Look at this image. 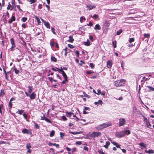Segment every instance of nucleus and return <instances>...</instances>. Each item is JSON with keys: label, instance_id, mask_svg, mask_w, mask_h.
<instances>
[{"label": "nucleus", "instance_id": "49", "mask_svg": "<svg viewBox=\"0 0 154 154\" xmlns=\"http://www.w3.org/2000/svg\"><path fill=\"white\" fill-rule=\"evenodd\" d=\"M134 41V39L133 38H130L129 40V42L130 43H131Z\"/></svg>", "mask_w": 154, "mask_h": 154}, {"label": "nucleus", "instance_id": "47", "mask_svg": "<svg viewBox=\"0 0 154 154\" xmlns=\"http://www.w3.org/2000/svg\"><path fill=\"white\" fill-rule=\"evenodd\" d=\"M66 114L67 115V117H70L71 116V114L70 112H66Z\"/></svg>", "mask_w": 154, "mask_h": 154}, {"label": "nucleus", "instance_id": "21", "mask_svg": "<svg viewBox=\"0 0 154 154\" xmlns=\"http://www.w3.org/2000/svg\"><path fill=\"white\" fill-rule=\"evenodd\" d=\"M66 150L68 152V154H73L71 152V149L70 148L66 147Z\"/></svg>", "mask_w": 154, "mask_h": 154}, {"label": "nucleus", "instance_id": "22", "mask_svg": "<svg viewBox=\"0 0 154 154\" xmlns=\"http://www.w3.org/2000/svg\"><path fill=\"white\" fill-rule=\"evenodd\" d=\"M139 145L144 148H146V145L144 143L141 142L139 144Z\"/></svg>", "mask_w": 154, "mask_h": 154}, {"label": "nucleus", "instance_id": "44", "mask_svg": "<svg viewBox=\"0 0 154 154\" xmlns=\"http://www.w3.org/2000/svg\"><path fill=\"white\" fill-rule=\"evenodd\" d=\"M76 149L75 147H74L71 149V152L72 153V154H73V153L74 152H75L76 151Z\"/></svg>", "mask_w": 154, "mask_h": 154}, {"label": "nucleus", "instance_id": "30", "mask_svg": "<svg viewBox=\"0 0 154 154\" xmlns=\"http://www.w3.org/2000/svg\"><path fill=\"white\" fill-rule=\"evenodd\" d=\"M24 112V110L23 109H21L20 110H18L17 112V113L18 114L21 115L22 113H23Z\"/></svg>", "mask_w": 154, "mask_h": 154}, {"label": "nucleus", "instance_id": "33", "mask_svg": "<svg viewBox=\"0 0 154 154\" xmlns=\"http://www.w3.org/2000/svg\"><path fill=\"white\" fill-rule=\"evenodd\" d=\"M90 17L94 19H96L98 17V16L96 14H94L93 16L91 15Z\"/></svg>", "mask_w": 154, "mask_h": 154}, {"label": "nucleus", "instance_id": "24", "mask_svg": "<svg viewBox=\"0 0 154 154\" xmlns=\"http://www.w3.org/2000/svg\"><path fill=\"white\" fill-rule=\"evenodd\" d=\"M44 24L47 28L48 29L50 28V24L48 22H46V21L45 22H44Z\"/></svg>", "mask_w": 154, "mask_h": 154}, {"label": "nucleus", "instance_id": "63", "mask_svg": "<svg viewBox=\"0 0 154 154\" xmlns=\"http://www.w3.org/2000/svg\"><path fill=\"white\" fill-rule=\"evenodd\" d=\"M9 106L10 107V109L12 108V104L11 102L9 101Z\"/></svg>", "mask_w": 154, "mask_h": 154}, {"label": "nucleus", "instance_id": "10", "mask_svg": "<svg viewBox=\"0 0 154 154\" xmlns=\"http://www.w3.org/2000/svg\"><path fill=\"white\" fill-rule=\"evenodd\" d=\"M36 95L34 92L31 93L29 96L31 100H32L35 98Z\"/></svg>", "mask_w": 154, "mask_h": 154}, {"label": "nucleus", "instance_id": "45", "mask_svg": "<svg viewBox=\"0 0 154 154\" xmlns=\"http://www.w3.org/2000/svg\"><path fill=\"white\" fill-rule=\"evenodd\" d=\"M28 1L30 2L31 4L35 3L36 1V0H28Z\"/></svg>", "mask_w": 154, "mask_h": 154}, {"label": "nucleus", "instance_id": "32", "mask_svg": "<svg viewBox=\"0 0 154 154\" xmlns=\"http://www.w3.org/2000/svg\"><path fill=\"white\" fill-rule=\"evenodd\" d=\"M51 61L53 62H56L57 61V59L54 57L51 56Z\"/></svg>", "mask_w": 154, "mask_h": 154}, {"label": "nucleus", "instance_id": "4", "mask_svg": "<svg viewBox=\"0 0 154 154\" xmlns=\"http://www.w3.org/2000/svg\"><path fill=\"white\" fill-rule=\"evenodd\" d=\"M101 133L99 132H93L90 134V136L93 138L98 137L101 135Z\"/></svg>", "mask_w": 154, "mask_h": 154}, {"label": "nucleus", "instance_id": "14", "mask_svg": "<svg viewBox=\"0 0 154 154\" xmlns=\"http://www.w3.org/2000/svg\"><path fill=\"white\" fill-rule=\"evenodd\" d=\"M98 95L101 94L102 96H105V93L103 92H102L100 90H97V93Z\"/></svg>", "mask_w": 154, "mask_h": 154}, {"label": "nucleus", "instance_id": "59", "mask_svg": "<svg viewBox=\"0 0 154 154\" xmlns=\"http://www.w3.org/2000/svg\"><path fill=\"white\" fill-rule=\"evenodd\" d=\"M50 150L52 151V154H55L54 150V149L53 148H51L50 149Z\"/></svg>", "mask_w": 154, "mask_h": 154}, {"label": "nucleus", "instance_id": "16", "mask_svg": "<svg viewBox=\"0 0 154 154\" xmlns=\"http://www.w3.org/2000/svg\"><path fill=\"white\" fill-rule=\"evenodd\" d=\"M15 20V17L14 16H12L11 18V19L9 21V23L10 24L12 22L14 21Z\"/></svg>", "mask_w": 154, "mask_h": 154}, {"label": "nucleus", "instance_id": "57", "mask_svg": "<svg viewBox=\"0 0 154 154\" xmlns=\"http://www.w3.org/2000/svg\"><path fill=\"white\" fill-rule=\"evenodd\" d=\"M68 47L71 48H74V46L71 44H68Z\"/></svg>", "mask_w": 154, "mask_h": 154}, {"label": "nucleus", "instance_id": "2", "mask_svg": "<svg viewBox=\"0 0 154 154\" xmlns=\"http://www.w3.org/2000/svg\"><path fill=\"white\" fill-rule=\"evenodd\" d=\"M125 82V80L121 79L117 80L114 83V85L116 87H120L123 86Z\"/></svg>", "mask_w": 154, "mask_h": 154}, {"label": "nucleus", "instance_id": "56", "mask_svg": "<svg viewBox=\"0 0 154 154\" xmlns=\"http://www.w3.org/2000/svg\"><path fill=\"white\" fill-rule=\"evenodd\" d=\"M17 8L19 10V11L21 12H22L23 11L20 8V6L19 5H17Z\"/></svg>", "mask_w": 154, "mask_h": 154}, {"label": "nucleus", "instance_id": "36", "mask_svg": "<svg viewBox=\"0 0 154 154\" xmlns=\"http://www.w3.org/2000/svg\"><path fill=\"white\" fill-rule=\"evenodd\" d=\"M83 20H85V18L84 17H81L80 18V21L81 23H82L83 21Z\"/></svg>", "mask_w": 154, "mask_h": 154}, {"label": "nucleus", "instance_id": "28", "mask_svg": "<svg viewBox=\"0 0 154 154\" xmlns=\"http://www.w3.org/2000/svg\"><path fill=\"white\" fill-rule=\"evenodd\" d=\"M22 132L23 134H29V131L28 129H23L22 131Z\"/></svg>", "mask_w": 154, "mask_h": 154}, {"label": "nucleus", "instance_id": "62", "mask_svg": "<svg viewBox=\"0 0 154 154\" xmlns=\"http://www.w3.org/2000/svg\"><path fill=\"white\" fill-rule=\"evenodd\" d=\"M57 77L58 78L62 80V77L59 75L57 74H56Z\"/></svg>", "mask_w": 154, "mask_h": 154}, {"label": "nucleus", "instance_id": "7", "mask_svg": "<svg viewBox=\"0 0 154 154\" xmlns=\"http://www.w3.org/2000/svg\"><path fill=\"white\" fill-rule=\"evenodd\" d=\"M86 6L87 8L90 10H91L94 8L96 7V6L93 4H88L86 5Z\"/></svg>", "mask_w": 154, "mask_h": 154}, {"label": "nucleus", "instance_id": "39", "mask_svg": "<svg viewBox=\"0 0 154 154\" xmlns=\"http://www.w3.org/2000/svg\"><path fill=\"white\" fill-rule=\"evenodd\" d=\"M14 71L15 73L16 74H18L20 73L19 70H17L16 68H14Z\"/></svg>", "mask_w": 154, "mask_h": 154}, {"label": "nucleus", "instance_id": "27", "mask_svg": "<svg viewBox=\"0 0 154 154\" xmlns=\"http://www.w3.org/2000/svg\"><path fill=\"white\" fill-rule=\"evenodd\" d=\"M84 44L85 45L87 46H89L90 45L89 41L88 39L87 42H84Z\"/></svg>", "mask_w": 154, "mask_h": 154}, {"label": "nucleus", "instance_id": "26", "mask_svg": "<svg viewBox=\"0 0 154 154\" xmlns=\"http://www.w3.org/2000/svg\"><path fill=\"white\" fill-rule=\"evenodd\" d=\"M147 87L148 88L149 91L150 92L154 91V88L149 86H147Z\"/></svg>", "mask_w": 154, "mask_h": 154}, {"label": "nucleus", "instance_id": "54", "mask_svg": "<svg viewBox=\"0 0 154 154\" xmlns=\"http://www.w3.org/2000/svg\"><path fill=\"white\" fill-rule=\"evenodd\" d=\"M75 54L76 55L77 57H79V52L78 51H76L75 52Z\"/></svg>", "mask_w": 154, "mask_h": 154}, {"label": "nucleus", "instance_id": "46", "mask_svg": "<svg viewBox=\"0 0 154 154\" xmlns=\"http://www.w3.org/2000/svg\"><path fill=\"white\" fill-rule=\"evenodd\" d=\"M27 20V18L25 17H23L21 19V20L23 22H25Z\"/></svg>", "mask_w": 154, "mask_h": 154}, {"label": "nucleus", "instance_id": "23", "mask_svg": "<svg viewBox=\"0 0 154 154\" xmlns=\"http://www.w3.org/2000/svg\"><path fill=\"white\" fill-rule=\"evenodd\" d=\"M110 144V143L109 141H107L105 145H104V146L106 149L108 148Z\"/></svg>", "mask_w": 154, "mask_h": 154}, {"label": "nucleus", "instance_id": "29", "mask_svg": "<svg viewBox=\"0 0 154 154\" xmlns=\"http://www.w3.org/2000/svg\"><path fill=\"white\" fill-rule=\"evenodd\" d=\"M32 122L35 124L34 128L36 129H39V125L37 123H35V122L32 121Z\"/></svg>", "mask_w": 154, "mask_h": 154}, {"label": "nucleus", "instance_id": "11", "mask_svg": "<svg viewBox=\"0 0 154 154\" xmlns=\"http://www.w3.org/2000/svg\"><path fill=\"white\" fill-rule=\"evenodd\" d=\"M112 61L111 60L108 61L107 62V66L109 68H110L112 67Z\"/></svg>", "mask_w": 154, "mask_h": 154}, {"label": "nucleus", "instance_id": "43", "mask_svg": "<svg viewBox=\"0 0 154 154\" xmlns=\"http://www.w3.org/2000/svg\"><path fill=\"white\" fill-rule=\"evenodd\" d=\"M69 133H71L73 134H79L80 133L79 132H69Z\"/></svg>", "mask_w": 154, "mask_h": 154}, {"label": "nucleus", "instance_id": "8", "mask_svg": "<svg viewBox=\"0 0 154 154\" xmlns=\"http://www.w3.org/2000/svg\"><path fill=\"white\" fill-rule=\"evenodd\" d=\"M122 131L124 132V137H125V135H128L131 134V131L129 130H122Z\"/></svg>", "mask_w": 154, "mask_h": 154}, {"label": "nucleus", "instance_id": "9", "mask_svg": "<svg viewBox=\"0 0 154 154\" xmlns=\"http://www.w3.org/2000/svg\"><path fill=\"white\" fill-rule=\"evenodd\" d=\"M61 74H62L63 76V78H64V79H65V80L66 81H67V75H66V74L65 72L63 71H62V72H61Z\"/></svg>", "mask_w": 154, "mask_h": 154}, {"label": "nucleus", "instance_id": "34", "mask_svg": "<svg viewBox=\"0 0 154 154\" xmlns=\"http://www.w3.org/2000/svg\"><path fill=\"white\" fill-rule=\"evenodd\" d=\"M51 69L54 71H57L59 72V70H60V69L55 67V68H52Z\"/></svg>", "mask_w": 154, "mask_h": 154}, {"label": "nucleus", "instance_id": "51", "mask_svg": "<svg viewBox=\"0 0 154 154\" xmlns=\"http://www.w3.org/2000/svg\"><path fill=\"white\" fill-rule=\"evenodd\" d=\"M146 125L147 126V127H151V125L149 121L148 122L146 123Z\"/></svg>", "mask_w": 154, "mask_h": 154}, {"label": "nucleus", "instance_id": "64", "mask_svg": "<svg viewBox=\"0 0 154 154\" xmlns=\"http://www.w3.org/2000/svg\"><path fill=\"white\" fill-rule=\"evenodd\" d=\"M38 9H41L42 8V4H39L38 5Z\"/></svg>", "mask_w": 154, "mask_h": 154}, {"label": "nucleus", "instance_id": "52", "mask_svg": "<svg viewBox=\"0 0 154 154\" xmlns=\"http://www.w3.org/2000/svg\"><path fill=\"white\" fill-rule=\"evenodd\" d=\"M94 65L92 63H91L90 64V66L92 69H93L94 68Z\"/></svg>", "mask_w": 154, "mask_h": 154}, {"label": "nucleus", "instance_id": "31", "mask_svg": "<svg viewBox=\"0 0 154 154\" xmlns=\"http://www.w3.org/2000/svg\"><path fill=\"white\" fill-rule=\"evenodd\" d=\"M143 121L145 123H146L149 121L147 119L145 116H143Z\"/></svg>", "mask_w": 154, "mask_h": 154}, {"label": "nucleus", "instance_id": "55", "mask_svg": "<svg viewBox=\"0 0 154 154\" xmlns=\"http://www.w3.org/2000/svg\"><path fill=\"white\" fill-rule=\"evenodd\" d=\"M36 19H37V22H38V24H39V23H41V22L40 21V20L39 19V18L37 17V16H36Z\"/></svg>", "mask_w": 154, "mask_h": 154}, {"label": "nucleus", "instance_id": "12", "mask_svg": "<svg viewBox=\"0 0 154 154\" xmlns=\"http://www.w3.org/2000/svg\"><path fill=\"white\" fill-rule=\"evenodd\" d=\"M48 145L50 146H55L57 148H59V145L58 144H57L56 143H52L51 142H49L48 143Z\"/></svg>", "mask_w": 154, "mask_h": 154}, {"label": "nucleus", "instance_id": "18", "mask_svg": "<svg viewBox=\"0 0 154 154\" xmlns=\"http://www.w3.org/2000/svg\"><path fill=\"white\" fill-rule=\"evenodd\" d=\"M101 29L100 26L98 24H97L96 25L95 27L94 28V29L95 30H99L100 29Z\"/></svg>", "mask_w": 154, "mask_h": 154}, {"label": "nucleus", "instance_id": "13", "mask_svg": "<svg viewBox=\"0 0 154 154\" xmlns=\"http://www.w3.org/2000/svg\"><path fill=\"white\" fill-rule=\"evenodd\" d=\"M28 89V92L29 94L31 93L32 91L33 90V88L32 86H28L27 87Z\"/></svg>", "mask_w": 154, "mask_h": 154}, {"label": "nucleus", "instance_id": "38", "mask_svg": "<svg viewBox=\"0 0 154 154\" xmlns=\"http://www.w3.org/2000/svg\"><path fill=\"white\" fill-rule=\"evenodd\" d=\"M67 50H68V48L67 47H66L63 50L65 51V53L64 54L65 56H66L67 55Z\"/></svg>", "mask_w": 154, "mask_h": 154}, {"label": "nucleus", "instance_id": "48", "mask_svg": "<svg viewBox=\"0 0 154 154\" xmlns=\"http://www.w3.org/2000/svg\"><path fill=\"white\" fill-rule=\"evenodd\" d=\"M62 119L64 121H65L67 120V119L66 118L65 116H62L61 117Z\"/></svg>", "mask_w": 154, "mask_h": 154}, {"label": "nucleus", "instance_id": "5", "mask_svg": "<svg viewBox=\"0 0 154 154\" xmlns=\"http://www.w3.org/2000/svg\"><path fill=\"white\" fill-rule=\"evenodd\" d=\"M119 126L121 127L125 125L126 123V120L124 118H121L119 120Z\"/></svg>", "mask_w": 154, "mask_h": 154}, {"label": "nucleus", "instance_id": "15", "mask_svg": "<svg viewBox=\"0 0 154 154\" xmlns=\"http://www.w3.org/2000/svg\"><path fill=\"white\" fill-rule=\"evenodd\" d=\"M146 153H148L149 154H153L154 153V151L152 149H149L148 150H145V151Z\"/></svg>", "mask_w": 154, "mask_h": 154}, {"label": "nucleus", "instance_id": "41", "mask_svg": "<svg viewBox=\"0 0 154 154\" xmlns=\"http://www.w3.org/2000/svg\"><path fill=\"white\" fill-rule=\"evenodd\" d=\"M26 147L27 149H29L31 148L30 143H28L27 144V145L26 146Z\"/></svg>", "mask_w": 154, "mask_h": 154}, {"label": "nucleus", "instance_id": "20", "mask_svg": "<svg viewBox=\"0 0 154 154\" xmlns=\"http://www.w3.org/2000/svg\"><path fill=\"white\" fill-rule=\"evenodd\" d=\"M5 95L4 90L3 89L1 90L0 92V97H3Z\"/></svg>", "mask_w": 154, "mask_h": 154}, {"label": "nucleus", "instance_id": "61", "mask_svg": "<svg viewBox=\"0 0 154 154\" xmlns=\"http://www.w3.org/2000/svg\"><path fill=\"white\" fill-rule=\"evenodd\" d=\"M48 78L49 79L50 82L51 83H52L53 82V79L52 78V77H48Z\"/></svg>", "mask_w": 154, "mask_h": 154}, {"label": "nucleus", "instance_id": "25", "mask_svg": "<svg viewBox=\"0 0 154 154\" xmlns=\"http://www.w3.org/2000/svg\"><path fill=\"white\" fill-rule=\"evenodd\" d=\"M7 9L8 10H12L13 9V7L10 4V2L9 3V4L8 5Z\"/></svg>", "mask_w": 154, "mask_h": 154}, {"label": "nucleus", "instance_id": "1", "mask_svg": "<svg viewBox=\"0 0 154 154\" xmlns=\"http://www.w3.org/2000/svg\"><path fill=\"white\" fill-rule=\"evenodd\" d=\"M110 125L111 124L110 123L106 122L99 125L96 127V128L97 130L100 131L110 126Z\"/></svg>", "mask_w": 154, "mask_h": 154}, {"label": "nucleus", "instance_id": "19", "mask_svg": "<svg viewBox=\"0 0 154 154\" xmlns=\"http://www.w3.org/2000/svg\"><path fill=\"white\" fill-rule=\"evenodd\" d=\"M74 39L72 37L71 35H69V39L68 40V41L70 42H72L74 41Z\"/></svg>", "mask_w": 154, "mask_h": 154}, {"label": "nucleus", "instance_id": "37", "mask_svg": "<svg viewBox=\"0 0 154 154\" xmlns=\"http://www.w3.org/2000/svg\"><path fill=\"white\" fill-rule=\"evenodd\" d=\"M122 30L121 29H120L119 31H117L116 32V35H120L122 32Z\"/></svg>", "mask_w": 154, "mask_h": 154}, {"label": "nucleus", "instance_id": "50", "mask_svg": "<svg viewBox=\"0 0 154 154\" xmlns=\"http://www.w3.org/2000/svg\"><path fill=\"white\" fill-rule=\"evenodd\" d=\"M80 63H79V66H82V64H85V63L84 62L82 61V60H81L80 61Z\"/></svg>", "mask_w": 154, "mask_h": 154}, {"label": "nucleus", "instance_id": "42", "mask_svg": "<svg viewBox=\"0 0 154 154\" xmlns=\"http://www.w3.org/2000/svg\"><path fill=\"white\" fill-rule=\"evenodd\" d=\"M98 152L100 154H105V153L103 152V149H102L99 150Z\"/></svg>", "mask_w": 154, "mask_h": 154}, {"label": "nucleus", "instance_id": "35", "mask_svg": "<svg viewBox=\"0 0 154 154\" xmlns=\"http://www.w3.org/2000/svg\"><path fill=\"white\" fill-rule=\"evenodd\" d=\"M55 133L54 131L52 130L50 133L49 136L50 137H52L54 135Z\"/></svg>", "mask_w": 154, "mask_h": 154}, {"label": "nucleus", "instance_id": "40", "mask_svg": "<svg viewBox=\"0 0 154 154\" xmlns=\"http://www.w3.org/2000/svg\"><path fill=\"white\" fill-rule=\"evenodd\" d=\"M143 36L145 38H148L149 37L150 35L149 34H144Z\"/></svg>", "mask_w": 154, "mask_h": 154}, {"label": "nucleus", "instance_id": "53", "mask_svg": "<svg viewBox=\"0 0 154 154\" xmlns=\"http://www.w3.org/2000/svg\"><path fill=\"white\" fill-rule=\"evenodd\" d=\"M112 44H113V45L114 46V48H116V42H112Z\"/></svg>", "mask_w": 154, "mask_h": 154}, {"label": "nucleus", "instance_id": "58", "mask_svg": "<svg viewBox=\"0 0 154 154\" xmlns=\"http://www.w3.org/2000/svg\"><path fill=\"white\" fill-rule=\"evenodd\" d=\"M55 43L53 42H51L50 43V45L51 47H53Z\"/></svg>", "mask_w": 154, "mask_h": 154}, {"label": "nucleus", "instance_id": "6", "mask_svg": "<svg viewBox=\"0 0 154 154\" xmlns=\"http://www.w3.org/2000/svg\"><path fill=\"white\" fill-rule=\"evenodd\" d=\"M11 43L12 45V46L11 48V50L13 51L14 50V48L16 47L14 39L13 38H12L10 40Z\"/></svg>", "mask_w": 154, "mask_h": 154}, {"label": "nucleus", "instance_id": "60", "mask_svg": "<svg viewBox=\"0 0 154 154\" xmlns=\"http://www.w3.org/2000/svg\"><path fill=\"white\" fill-rule=\"evenodd\" d=\"M89 38L90 40L92 42H93L94 41V38L92 36H89Z\"/></svg>", "mask_w": 154, "mask_h": 154}, {"label": "nucleus", "instance_id": "3", "mask_svg": "<svg viewBox=\"0 0 154 154\" xmlns=\"http://www.w3.org/2000/svg\"><path fill=\"white\" fill-rule=\"evenodd\" d=\"M115 136L118 138H121L124 137V132L122 131H117L115 133Z\"/></svg>", "mask_w": 154, "mask_h": 154}, {"label": "nucleus", "instance_id": "17", "mask_svg": "<svg viewBox=\"0 0 154 154\" xmlns=\"http://www.w3.org/2000/svg\"><path fill=\"white\" fill-rule=\"evenodd\" d=\"M103 102L101 100H99L97 102H94V104L95 105H99L100 104L102 105L103 104Z\"/></svg>", "mask_w": 154, "mask_h": 154}]
</instances>
